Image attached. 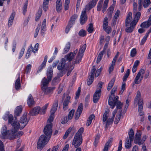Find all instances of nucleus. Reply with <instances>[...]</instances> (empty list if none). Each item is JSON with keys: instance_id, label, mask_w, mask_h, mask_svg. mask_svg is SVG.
I'll list each match as a JSON object with an SVG mask.
<instances>
[{"instance_id": "obj_52", "label": "nucleus", "mask_w": 151, "mask_h": 151, "mask_svg": "<svg viewBox=\"0 0 151 151\" xmlns=\"http://www.w3.org/2000/svg\"><path fill=\"white\" fill-rule=\"evenodd\" d=\"M72 130V128L70 127L69 128L66 132H65L64 136L63 137V138L64 139H66L68 136L69 134L70 133Z\"/></svg>"}, {"instance_id": "obj_40", "label": "nucleus", "mask_w": 151, "mask_h": 151, "mask_svg": "<svg viewBox=\"0 0 151 151\" xmlns=\"http://www.w3.org/2000/svg\"><path fill=\"white\" fill-rule=\"evenodd\" d=\"M115 81V79L114 78H112L108 84L107 88L108 91H109L112 88L114 84Z\"/></svg>"}, {"instance_id": "obj_1", "label": "nucleus", "mask_w": 151, "mask_h": 151, "mask_svg": "<svg viewBox=\"0 0 151 151\" xmlns=\"http://www.w3.org/2000/svg\"><path fill=\"white\" fill-rule=\"evenodd\" d=\"M78 51V50L76 49L73 52H71L65 56V58L62 59L60 63L58 65V69L60 70H63V71H67V76L70 75L72 70L74 68L73 64L71 63L66 64L65 59L69 61H71L74 58Z\"/></svg>"}, {"instance_id": "obj_23", "label": "nucleus", "mask_w": 151, "mask_h": 151, "mask_svg": "<svg viewBox=\"0 0 151 151\" xmlns=\"http://www.w3.org/2000/svg\"><path fill=\"white\" fill-rule=\"evenodd\" d=\"M27 103L29 107L32 106L35 104V101L33 98L31 94H30L27 100Z\"/></svg>"}, {"instance_id": "obj_45", "label": "nucleus", "mask_w": 151, "mask_h": 151, "mask_svg": "<svg viewBox=\"0 0 151 151\" xmlns=\"http://www.w3.org/2000/svg\"><path fill=\"white\" fill-rule=\"evenodd\" d=\"M49 105V103L45 104L44 106L40 109V114H44L46 111V109Z\"/></svg>"}, {"instance_id": "obj_22", "label": "nucleus", "mask_w": 151, "mask_h": 151, "mask_svg": "<svg viewBox=\"0 0 151 151\" xmlns=\"http://www.w3.org/2000/svg\"><path fill=\"white\" fill-rule=\"evenodd\" d=\"M53 70L51 67H49L47 70V78L49 81H51L52 77Z\"/></svg>"}, {"instance_id": "obj_15", "label": "nucleus", "mask_w": 151, "mask_h": 151, "mask_svg": "<svg viewBox=\"0 0 151 151\" xmlns=\"http://www.w3.org/2000/svg\"><path fill=\"white\" fill-rule=\"evenodd\" d=\"M142 134L141 131H137L135 137L134 142L135 144H138L139 145L142 144V142H140V137Z\"/></svg>"}, {"instance_id": "obj_28", "label": "nucleus", "mask_w": 151, "mask_h": 151, "mask_svg": "<svg viewBox=\"0 0 151 151\" xmlns=\"http://www.w3.org/2000/svg\"><path fill=\"white\" fill-rule=\"evenodd\" d=\"M58 103V100H56L55 101L51 110V113L54 114L57 109Z\"/></svg>"}, {"instance_id": "obj_19", "label": "nucleus", "mask_w": 151, "mask_h": 151, "mask_svg": "<svg viewBox=\"0 0 151 151\" xmlns=\"http://www.w3.org/2000/svg\"><path fill=\"white\" fill-rule=\"evenodd\" d=\"M151 32V27H150V29L147 31V32L146 33L145 36L143 37V38L141 40L140 42V44L142 45H143L145 42L147 38L150 33Z\"/></svg>"}, {"instance_id": "obj_53", "label": "nucleus", "mask_w": 151, "mask_h": 151, "mask_svg": "<svg viewBox=\"0 0 151 151\" xmlns=\"http://www.w3.org/2000/svg\"><path fill=\"white\" fill-rule=\"evenodd\" d=\"M130 72V70L129 69H127L126 71L125 74H124L123 78V81H125L126 80L128 77L129 76Z\"/></svg>"}, {"instance_id": "obj_30", "label": "nucleus", "mask_w": 151, "mask_h": 151, "mask_svg": "<svg viewBox=\"0 0 151 151\" xmlns=\"http://www.w3.org/2000/svg\"><path fill=\"white\" fill-rule=\"evenodd\" d=\"M22 111V108L21 106H17L15 110L14 115L15 116H19L20 114Z\"/></svg>"}, {"instance_id": "obj_32", "label": "nucleus", "mask_w": 151, "mask_h": 151, "mask_svg": "<svg viewBox=\"0 0 151 151\" xmlns=\"http://www.w3.org/2000/svg\"><path fill=\"white\" fill-rule=\"evenodd\" d=\"M143 102H142V100L140 101V102L139 103V114L140 116H141L143 115L144 113L142 111V109L143 107Z\"/></svg>"}, {"instance_id": "obj_12", "label": "nucleus", "mask_w": 151, "mask_h": 151, "mask_svg": "<svg viewBox=\"0 0 151 151\" xmlns=\"http://www.w3.org/2000/svg\"><path fill=\"white\" fill-rule=\"evenodd\" d=\"M118 96H117L116 97H113V96H110L108 100V104L109 105L112 109H113L117 101Z\"/></svg>"}, {"instance_id": "obj_18", "label": "nucleus", "mask_w": 151, "mask_h": 151, "mask_svg": "<svg viewBox=\"0 0 151 151\" xmlns=\"http://www.w3.org/2000/svg\"><path fill=\"white\" fill-rule=\"evenodd\" d=\"M151 25V14L147 21L142 22L140 25L142 28H148Z\"/></svg>"}, {"instance_id": "obj_50", "label": "nucleus", "mask_w": 151, "mask_h": 151, "mask_svg": "<svg viewBox=\"0 0 151 151\" xmlns=\"http://www.w3.org/2000/svg\"><path fill=\"white\" fill-rule=\"evenodd\" d=\"M5 34H4L2 35V37L3 38H4V40L5 41V48L6 49H7V43H8V37H5Z\"/></svg>"}, {"instance_id": "obj_44", "label": "nucleus", "mask_w": 151, "mask_h": 151, "mask_svg": "<svg viewBox=\"0 0 151 151\" xmlns=\"http://www.w3.org/2000/svg\"><path fill=\"white\" fill-rule=\"evenodd\" d=\"M110 139L106 143L102 151H108L109 144L111 142V140Z\"/></svg>"}, {"instance_id": "obj_10", "label": "nucleus", "mask_w": 151, "mask_h": 151, "mask_svg": "<svg viewBox=\"0 0 151 151\" xmlns=\"http://www.w3.org/2000/svg\"><path fill=\"white\" fill-rule=\"evenodd\" d=\"M82 137L75 135L72 142V145L74 146L75 148H77L82 144Z\"/></svg>"}, {"instance_id": "obj_38", "label": "nucleus", "mask_w": 151, "mask_h": 151, "mask_svg": "<svg viewBox=\"0 0 151 151\" xmlns=\"http://www.w3.org/2000/svg\"><path fill=\"white\" fill-rule=\"evenodd\" d=\"M70 42H68L66 43L65 47L63 51V53H66L68 52L70 48Z\"/></svg>"}, {"instance_id": "obj_56", "label": "nucleus", "mask_w": 151, "mask_h": 151, "mask_svg": "<svg viewBox=\"0 0 151 151\" xmlns=\"http://www.w3.org/2000/svg\"><path fill=\"white\" fill-rule=\"evenodd\" d=\"M137 54V51L136 48H133L131 51L130 56L132 57H134Z\"/></svg>"}, {"instance_id": "obj_62", "label": "nucleus", "mask_w": 151, "mask_h": 151, "mask_svg": "<svg viewBox=\"0 0 151 151\" xmlns=\"http://www.w3.org/2000/svg\"><path fill=\"white\" fill-rule=\"evenodd\" d=\"M93 24L92 23H90L89 24V27L87 29L88 32L90 33H92L93 31Z\"/></svg>"}, {"instance_id": "obj_48", "label": "nucleus", "mask_w": 151, "mask_h": 151, "mask_svg": "<svg viewBox=\"0 0 151 151\" xmlns=\"http://www.w3.org/2000/svg\"><path fill=\"white\" fill-rule=\"evenodd\" d=\"M122 114V112H120V114H119L116 115L115 118V120L114 122V123L115 124H117L118 123L120 120Z\"/></svg>"}, {"instance_id": "obj_41", "label": "nucleus", "mask_w": 151, "mask_h": 151, "mask_svg": "<svg viewBox=\"0 0 151 151\" xmlns=\"http://www.w3.org/2000/svg\"><path fill=\"white\" fill-rule=\"evenodd\" d=\"M42 10L41 9H39L38 12L37 13L36 18H35V21H38L40 18V17L42 14Z\"/></svg>"}, {"instance_id": "obj_21", "label": "nucleus", "mask_w": 151, "mask_h": 151, "mask_svg": "<svg viewBox=\"0 0 151 151\" xmlns=\"http://www.w3.org/2000/svg\"><path fill=\"white\" fill-rule=\"evenodd\" d=\"M50 81H49V80L47 79L45 77L43 78L41 81V89L43 88L47 87V85L49 82Z\"/></svg>"}, {"instance_id": "obj_13", "label": "nucleus", "mask_w": 151, "mask_h": 151, "mask_svg": "<svg viewBox=\"0 0 151 151\" xmlns=\"http://www.w3.org/2000/svg\"><path fill=\"white\" fill-rule=\"evenodd\" d=\"M55 89L54 87L42 88V89L45 95H48L50 96L51 94L52 93L53 90Z\"/></svg>"}, {"instance_id": "obj_25", "label": "nucleus", "mask_w": 151, "mask_h": 151, "mask_svg": "<svg viewBox=\"0 0 151 151\" xmlns=\"http://www.w3.org/2000/svg\"><path fill=\"white\" fill-rule=\"evenodd\" d=\"M78 16L76 14L73 15L70 18L68 23L69 24H72L73 25L74 24L76 20L77 19Z\"/></svg>"}, {"instance_id": "obj_60", "label": "nucleus", "mask_w": 151, "mask_h": 151, "mask_svg": "<svg viewBox=\"0 0 151 151\" xmlns=\"http://www.w3.org/2000/svg\"><path fill=\"white\" fill-rule=\"evenodd\" d=\"M60 81L59 78L57 77H55L54 78L52 81V83L53 85L57 84Z\"/></svg>"}, {"instance_id": "obj_51", "label": "nucleus", "mask_w": 151, "mask_h": 151, "mask_svg": "<svg viewBox=\"0 0 151 151\" xmlns=\"http://www.w3.org/2000/svg\"><path fill=\"white\" fill-rule=\"evenodd\" d=\"M129 139L131 140H133L134 133V131L132 129H130V131L129 132Z\"/></svg>"}, {"instance_id": "obj_49", "label": "nucleus", "mask_w": 151, "mask_h": 151, "mask_svg": "<svg viewBox=\"0 0 151 151\" xmlns=\"http://www.w3.org/2000/svg\"><path fill=\"white\" fill-rule=\"evenodd\" d=\"M108 20L107 17H105L103 21V29L105 28L106 27L108 26Z\"/></svg>"}, {"instance_id": "obj_9", "label": "nucleus", "mask_w": 151, "mask_h": 151, "mask_svg": "<svg viewBox=\"0 0 151 151\" xmlns=\"http://www.w3.org/2000/svg\"><path fill=\"white\" fill-rule=\"evenodd\" d=\"M145 73V70L144 69H142L139 71L134 81V84H137L141 82Z\"/></svg>"}, {"instance_id": "obj_55", "label": "nucleus", "mask_w": 151, "mask_h": 151, "mask_svg": "<svg viewBox=\"0 0 151 151\" xmlns=\"http://www.w3.org/2000/svg\"><path fill=\"white\" fill-rule=\"evenodd\" d=\"M107 37V36H106V37L105 39L104 36L101 35V36L99 42V43L100 45H102L105 42H106V39Z\"/></svg>"}, {"instance_id": "obj_5", "label": "nucleus", "mask_w": 151, "mask_h": 151, "mask_svg": "<svg viewBox=\"0 0 151 151\" xmlns=\"http://www.w3.org/2000/svg\"><path fill=\"white\" fill-rule=\"evenodd\" d=\"M134 19L132 21V24L136 25L139 19L141 13L137 12V2L134 1L133 3Z\"/></svg>"}, {"instance_id": "obj_31", "label": "nucleus", "mask_w": 151, "mask_h": 151, "mask_svg": "<svg viewBox=\"0 0 151 151\" xmlns=\"http://www.w3.org/2000/svg\"><path fill=\"white\" fill-rule=\"evenodd\" d=\"M32 50L33 47L32 45H31L28 47L27 52V53L25 55V58L26 59H28L30 57L31 54V52L32 51Z\"/></svg>"}, {"instance_id": "obj_7", "label": "nucleus", "mask_w": 151, "mask_h": 151, "mask_svg": "<svg viewBox=\"0 0 151 151\" xmlns=\"http://www.w3.org/2000/svg\"><path fill=\"white\" fill-rule=\"evenodd\" d=\"M29 119L27 118V114H24L20 118L19 122H18V124L20 126L18 129H22L28 123Z\"/></svg>"}, {"instance_id": "obj_36", "label": "nucleus", "mask_w": 151, "mask_h": 151, "mask_svg": "<svg viewBox=\"0 0 151 151\" xmlns=\"http://www.w3.org/2000/svg\"><path fill=\"white\" fill-rule=\"evenodd\" d=\"M49 0H44L43 4V8L45 11H46L48 8Z\"/></svg>"}, {"instance_id": "obj_26", "label": "nucleus", "mask_w": 151, "mask_h": 151, "mask_svg": "<svg viewBox=\"0 0 151 151\" xmlns=\"http://www.w3.org/2000/svg\"><path fill=\"white\" fill-rule=\"evenodd\" d=\"M62 4L61 0H57L56 2V8L57 12H60L61 10Z\"/></svg>"}, {"instance_id": "obj_6", "label": "nucleus", "mask_w": 151, "mask_h": 151, "mask_svg": "<svg viewBox=\"0 0 151 151\" xmlns=\"http://www.w3.org/2000/svg\"><path fill=\"white\" fill-rule=\"evenodd\" d=\"M110 37L107 36L106 37V42L105 43V44L104 46L103 50L101 51L98 55L96 61L97 63H98L100 62L101 59L102 58L103 55L105 52L106 50L108 47L109 42L110 40Z\"/></svg>"}, {"instance_id": "obj_57", "label": "nucleus", "mask_w": 151, "mask_h": 151, "mask_svg": "<svg viewBox=\"0 0 151 151\" xmlns=\"http://www.w3.org/2000/svg\"><path fill=\"white\" fill-rule=\"evenodd\" d=\"M75 110L73 109H72L70 111L69 113L68 117V119H70V120H71L73 118L74 114V113Z\"/></svg>"}, {"instance_id": "obj_39", "label": "nucleus", "mask_w": 151, "mask_h": 151, "mask_svg": "<svg viewBox=\"0 0 151 151\" xmlns=\"http://www.w3.org/2000/svg\"><path fill=\"white\" fill-rule=\"evenodd\" d=\"M142 4L145 8H147L150 4L151 2L150 0H144Z\"/></svg>"}, {"instance_id": "obj_2", "label": "nucleus", "mask_w": 151, "mask_h": 151, "mask_svg": "<svg viewBox=\"0 0 151 151\" xmlns=\"http://www.w3.org/2000/svg\"><path fill=\"white\" fill-rule=\"evenodd\" d=\"M52 124H47L44 128V132L47 136L46 137L44 135H41L40 137L37 145V148L41 150L47 143L50 139L52 133Z\"/></svg>"}, {"instance_id": "obj_63", "label": "nucleus", "mask_w": 151, "mask_h": 151, "mask_svg": "<svg viewBox=\"0 0 151 151\" xmlns=\"http://www.w3.org/2000/svg\"><path fill=\"white\" fill-rule=\"evenodd\" d=\"M103 84L104 83L103 82H99V83H98V87L97 88L96 91L101 93V90Z\"/></svg>"}, {"instance_id": "obj_27", "label": "nucleus", "mask_w": 151, "mask_h": 151, "mask_svg": "<svg viewBox=\"0 0 151 151\" xmlns=\"http://www.w3.org/2000/svg\"><path fill=\"white\" fill-rule=\"evenodd\" d=\"M19 129L13 128V133L15 136L14 139L22 136L23 134V132L21 131L17 132V130Z\"/></svg>"}, {"instance_id": "obj_20", "label": "nucleus", "mask_w": 151, "mask_h": 151, "mask_svg": "<svg viewBox=\"0 0 151 151\" xmlns=\"http://www.w3.org/2000/svg\"><path fill=\"white\" fill-rule=\"evenodd\" d=\"M141 100H142V102H143L142 99L141 98L140 92L139 91H138L137 92V94L134 99V103H136L138 105H139V103Z\"/></svg>"}, {"instance_id": "obj_46", "label": "nucleus", "mask_w": 151, "mask_h": 151, "mask_svg": "<svg viewBox=\"0 0 151 151\" xmlns=\"http://www.w3.org/2000/svg\"><path fill=\"white\" fill-rule=\"evenodd\" d=\"M109 0H105L103 5V6L102 10V12H104L106 10L108 6Z\"/></svg>"}, {"instance_id": "obj_24", "label": "nucleus", "mask_w": 151, "mask_h": 151, "mask_svg": "<svg viewBox=\"0 0 151 151\" xmlns=\"http://www.w3.org/2000/svg\"><path fill=\"white\" fill-rule=\"evenodd\" d=\"M101 92L96 91L93 98V101L94 103H96L99 100Z\"/></svg>"}, {"instance_id": "obj_14", "label": "nucleus", "mask_w": 151, "mask_h": 151, "mask_svg": "<svg viewBox=\"0 0 151 151\" xmlns=\"http://www.w3.org/2000/svg\"><path fill=\"white\" fill-rule=\"evenodd\" d=\"M119 55V52H117L116 55H115L113 59L111 62V63L109 68V73H111L113 70L114 66L115 65V63Z\"/></svg>"}, {"instance_id": "obj_35", "label": "nucleus", "mask_w": 151, "mask_h": 151, "mask_svg": "<svg viewBox=\"0 0 151 151\" xmlns=\"http://www.w3.org/2000/svg\"><path fill=\"white\" fill-rule=\"evenodd\" d=\"M132 141L130 139H127L125 144V147L127 148H130L131 147Z\"/></svg>"}, {"instance_id": "obj_4", "label": "nucleus", "mask_w": 151, "mask_h": 151, "mask_svg": "<svg viewBox=\"0 0 151 151\" xmlns=\"http://www.w3.org/2000/svg\"><path fill=\"white\" fill-rule=\"evenodd\" d=\"M3 119L5 121H7L8 120V124H10L13 127V128L18 129L19 126H20L18 124L17 119L16 117L14 118L13 115L10 114L9 112H7L3 116Z\"/></svg>"}, {"instance_id": "obj_47", "label": "nucleus", "mask_w": 151, "mask_h": 151, "mask_svg": "<svg viewBox=\"0 0 151 151\" xmlns=\"http://www.w3.org/2000/svg\"><path fill=\"white\" fill-rule=\"evenodd\" d=\"M25 49V46L22 47L19 54L18 57L19 59H20L22 58L24 53Z\"/></svg>"}, {"instance_id": "obj_58", "label": "nucleus", "mask_w": 151, "mask_h": 151, "mask_svg": "<svg viewBox=\"0 0 151 151\" xmlns=\"http://www.w3.org/2000/svg\"><path fill=\"white\" fill-rule=\"evenodd\" d=\"M103 2V0H100L98 2L97 6V10L99 11H100L101 9Z\"/></svg>"}, {"instance_id": "obj_61", "label": "nucleus", "mask_w": 151, "mask_h": 151, "mask_svg": "<svg viewBox=\"0 0 151 151\" xmlns=\"http://www.w3.org/2000/svg\"><path fill=\"white\" fill-rule=\"evenodd\" d=\"M83 108V104L81 103L78 106V109L76 112L81 114L82 112Z\"/></svg>"}, {"instance_id": "obj_11", "label": "nucleus", "mask_w": 151, "mask_h": 151, "mask_svg": "<svg viewBox=\"0 0 151 151\" xmlns=\"http://www.w3.org/2000/svg\"><path fill=\"white\" fill-rule=\"evenodd\" d=\"M89 9V7H86L82 11L80 18V22L81 24H83L86 22L87 20V17L86 15V9Z\"/></svg>"}, {"instance_id": "obj_43", "label": "nucleus", "mask_w": 151, "mask_h": 151, "mask_svg": "<svg viewBox=\"0 0 151 151\" xmlns=\"http://www.w3.org/2000/svg\"><path fill=\"white\" fill-rule=\"evenodd\" d=\"M15 85L16 89H19L20 87V79L19 77L16 80Z\"/></svg>"}, {"instance_id": "obj_37", "label": "nucleus", "mask_w": 151, "mask_h": 151, "mask_svg": "<svg viewBox=\"0 0 151 151\" xmlns=\"http://www.w3.org/2000/svg\"><path fill=\"white\" fill-rule=\"evenodd\" d=\"M95 116L93 114H91L89 116L88 118L87 122V126H89L91 123L93 119L94 118Z\"/></svg>"}, {"instance_id": "obj_29", "label": "nucleus", "mask_w": 151, "mask_h": 151, "mask_svg": "<svg viewBox=\"0 0 151 151\" xmlns=\"http://www.w3.org/2000/svg\"><path fill=\"white\" fill-rule=\"evenodd\" d=\"M119 14L120 11L119 10H117L115 13V14L112 20V25H114L116 24L117 20L119 17Z\"/></svg>"}, {"instance_id": "obj_3", "label": "nucleus", "mask_w": 151, "mask_h": 151, "mask_svg": "<svg viewBox=\"0 0 151 151\" xmlns=\"http://www.w3.org/2000/svg\"><path fill=\"white\" fill-rule=\"evenodd\" d=\"M1 138L6 139L13 140L14 139L15 136L13 133V128L11 130H8L7 126L6 125H3L1 131Z\"/></svg>"}, {"instance_id": "obj_54", "label": "nucleus", "mask_w": 151, "mask_h": 151, "mask_svg": "<svg viewBox=\"0 0 151 151\" xmlns=\"http://www.w3.org/2000/svg\"><path fill=\"white\" fill-rule=\"evenodd\" d=\"M109 111H106L103 114V122H105L107 119V117L109 116Z\"/></svg>"}, {"instance_id": "obj_16", "label": "nucleus", "mask_w": 151, "mask_h": 151, "mask_svg": "<svg viewBox=\"0 0 151 151\" xmlns=\"http://www.w3.org/2000/svg\"><path fill=\"white\" fill-rule=\"evenodd\" d=\"M132 15V14L131 12H129L127 14L125 20V25L126 27L129 26L133 21Z\"/></svg>"}, {"instance_id": "obj_59", "label": "nucleus", "mask_w": 151, "mask_h": 151, "mask_svg": "<svg viewBox=\"0 0 151 151\" xmlns=\"http://www.w3.org/2000/svg\"><path fill=\"white\" fill-rule=\"evenodd\" d=\"M73 26V25L72 24H69V23H68V25L66 27L65 30V33L67 34L68 33Z\"/></svg>"}, {"instance_id": "obj_17", "label": "nucleus", "mask_w": 151, "mask_h": 151, "mask_svg": "<svg viewBox=\"0 0 151 151\" xmlns=\"http://www.w3.org/2000/svg\"><path fill=\"white\" fill-rule=\"evenodd\" d=\"M40 108L38 106L34 108L33 109L30 111L29 113L32 116L38 114H40Z\"/></svg>"}, {"instance_id": "obj_42", "label": "nucleus", "mask_w": 151, "mask_h": 151, "mask_svg": "<svg viewBox=\"0 0 151 151\" xmlns=\"http://www.w3.org/2000/svg\"><path fill=\"white\" fill-rule=\"evenodd\" d=\"M84 131V128L83 127L80 128L75 135L82 137V134Z\"/></svg>"}, {"instance_id": "obj_33", "label": "nucleus", "mask_w": 151, "mask_h": 151, "mask_svg": "<svg viewBox=\"0 0 151 151\" xmlns=\"http://www.w3.org/2000/svg\"><path fill=\"white\" fill-rule=\"evenodd\" d=\"M98 1V0H91L88 5L86 6V7L87 8L89 6V9H91L95 6Z\"/></svg>"}, {"instance_id": "obj_34", "label": "nucleus", "mask_w": 151, "mask_h": 151, "mask_svg": "<svg viewBox=\"0 0 151 151\" xmlns=\"http://www.w3.org/2000/svg\"><path fill=\"white\" fill-rule=\"evenodd\" d=\"M130 27H127L125 29V31L127 32L131 33L132 32L134 28L135 25H134L132 24V22L130 24Z\"/></svg>"}, {"instance_id": "obj_8", "label": "nucleus", "mask_w": 151, "mask_h": 151, "mask_svg": "<svg viewBox=\"0 0 151 151\" xmlns=\"http://www.w3.org/2000/svg\"><path fill=\"white\" fill-rule=\"evenodd\" d=\"M86 47V44L83 45L81 46L79 52L76 57V63H78L81 61Z\"/></svg>"}, {"instance_id": "obj_64", "label": "nucleus", "mask_w": 151, "mask_h": 151, "mask_svg": "<svg viewBox=\"0 0 151 151\" xmlns=\"http://www.w3.org/2000/svg\"><path fill=\"white\" fill-rule=\"evenodd\" d=\"M39 45L38 43H37L35 45L34 48L32 50V52L35 53L38 51L39 48Z\"/></svg>"}]
</instances>
